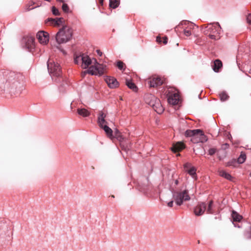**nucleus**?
Here are the masks:
<instances>
[{
  "label": "nucleus",
  "instance_id": "nucleus-1",
  "mask_svg": "<svg viewBox=\"0 0 251 251\" xmlns=\"http://www.w3.org/2000/svg\"><path fill=\"white\" fill-rule=\"evenodd\" d=\"M22 77L20 73L4 71L0 74V88L4 91L12 92L19 86Z\"/></svg>",
  "mask_w": 251,
  "mask_h": 251
},
{
  "label": "nucleus",
  "instance_id": "nucleus-2",
  "mask_svg": "<svg viewBox=\"0 0 251 251\" xmlns=\"http://www.w3.org/2000/svg\"><path fill=\"white\" fill-rule=\"evenodd\" d=\"M73 35L72 28L68 25H64L55 35V39L59 44L66 43L70 41Z\"/></svg>",
  "mask_w": 251,
  "mask_h": 251
},
{
  "label": "nucleus",
  "instance_id": "nucleus-3",
  "mask_svg": "<svg viewBox=\"0 0 251 251\" xmlns=\"http://www.w3.org/2000/svg\"><path fill=\"white\" fill-rule=\"evenodd\" d=\"M221 27L219 23L209 24L203 28L205 35L212 40H217L220 38Z\"/></svg>",
  "mask_w": 251,
  "mask_h": 251
},
{
  "label": "nucleus",
  "instance_id": "nucleus-4",
  "mask_svg": "<svg viewBox=\"0 0 251 251\" xmlns=\"http://www.w3.org/2000/svg\"><path fill=\"white\" fill-rule=\"evenodd\" d=\"M172 194L176 204L178 206L182 205L184 201H188L190 200L188 190L187 189L182 191L174 190L172 192Z\"/></svg>",
  "mask_w": 251,
  "mask_h": 251
},
{
  "label": "nucleus",
  "instance_id": "nucleus-5",
  "mask_svg": "<svg viewBox=\"0 0 251 251\" xmlns=\"http://www.w3.org/2000/svg\"><path fill=\"white\" fill-rule=\"evenodd\" d=\"M48 69L52 76L59 77L61 75V70L59 65L54 61L50 58L48 61Z\"/></svg>",
  "mask_w": 251,
  "mask_h": 251
},
{
  "label": "nucleus",
  "instance_id": "nucleus-6",
  "mask_svg": "<svg viewBox=\"0 0 251 251\" xmlns=\"http://www.w3.org/2000/svg\"><path fill=\"white\" fill-rule=\"evenodd\" d=\"M196 134V135H198L200 139L195 140V138H194V143H198L199 142L204 143L207 141V137L204 135L203 131L200 129H193V130H187L185 132V136H190L191 135H194Z\"/></svg>",
  "mask_w": 251,
  "mask_h": 251
},
{
  "label": "nucleus",
  "instance_id": "nucleus-7",
  "mask_svg": "<svg viewBox=\"0 0 251 251\" xmlns=\"http://www.w3.org/2000/svg\"><path fill=\"white\" fill-rule=\"evenodd\" d=\"M113 118H110L107 112L103 111H100L98 117V124L100 127L103 125H108V121L112 122Z\"/></svg>",
  "mask_w": 251,
  "mask_h": 251
},
{
  "label": "nucleus",
  "instance_id": "nucleus-8",
  "mask_svg": "<svg viewBox=\"0 0 251 251\" xmlns=\"http://www.w3.org/2000/svg\"><path fill=\"white\" fill-rule=\"evenodd\" d=\"M46 24L52 25L55 27L62 26L65 25V21L63 18H57L55 19L49 18L45 21Z\"/></svg>",
  "mask_w": 251,
  "mask_h": 251
},
{
  "label": "nucleus",
  "instance_id": "nucleus-9",
  "mask_svg": "<svg viewBox=\"0 0 251 251\" xmlns=\"http://www.w3.org/2000/svg\"><path fill=\"white\" fill-rule=\"evenodd\" d=\"M91 68H93L94 72L96 74L94 75H101L106 72L107 68L105 65L99 63L97 61L95 63L94 65L91 66Z\"/></svg>",
  "mask_w": 251,
  "mask_h": 251
},
{
  "label": "nucleus",
  "instance_id": "nucleus-10",
  "mask_svg": "<svg viewBox=\"0 0 251 251\" xmlns=\"http://www.w3.org/2000/svg\"><path fill=\"white\" fill-rule=\"evenodd\" d=\"M81 59V67L83 69L87 68L90 65H94L97 63L95 58L91 59L89 56L83 54V57Z\"/></svg>",
  "mask_w": 251,
  "mask_h": 251
},
{
  "label": "nucleus",
  "instance_id": "nucleus-11",
  "mask_svg": "<svg viewBox=\"0 0 251 251\" xmlns=\"http://www.w3.org/2000/svg\"><path fill=\"white\" fill-rule=\"evenodd\" d=\"M206 204L203 202H199L194 208V213L196 216L203 215L206 209Z\"/></svg>",
  "mask_w": 251,
  "mask_h": 251
},
{
  "label": "nucleus",
  "instance_id": "nucleus-12",
  "mask_svg": "<svg viewBox=\"0 0 251 251\" xmlns=\"http://www.w3.org/2000/svg\"><path fill=\"white\" fill-rule=\"evenodd\" d=\"M37 38L41 44H46L49 40V34L44 31H39L37 34Z\"/></svg>",
  "mask_w": 251,
  "mask_h": 251
},
{
  "label": "nucleus",
  "instance_id": "nucleus-13",
  "mask_svg": "<svg viewBox=\"0 0 251 251\" xmlns=\"http://www.w3.org/2000/svg\"><path fill=\"white\" fill-rule=\"evenodd\" d=\"M34 38L31 36H25L23 38L22 42L25 44V47L28 49H31L34 47Z\"/></svg>",
  "mask_w": 251,
  "mask_h": 251
},
{
  "label": "nucleus",
  "instance_id": "nucleus-14",
  "mask_svg": "<svg viewBox=\"0 0 251 251\" xmlns=\"http://www.w3.org/2000/svg\"><path fill=\"white\" fill-rule=\"evenodd\" d=\"M168 102L172 105H178L180 102V96L178 93L170 95L168 99Z\"/></svg>",
  "mask_w": 251,
  "mask_h": 251
},
{
  "label": "nucleus",
  "instance_id": "nucleus-15",
  "mask_svg": "<svg viewBox=\"0 0 251 251\" xmlns=\"http://www.w3.org/2000/svg\"><path fill=\"white\" fill-rule=\"evenodd\" d=\"M151 87H155L161 85L163 81L159 76H153L150 79L149 81Z\"/></svg>",
  "mask_w": 251,
  "mask_h": 251
},
{
  "label": "nucleus",
  "instance_id": "nucleus-16",
  "mask_svg": "<svg viewBox=\"0 0 251 251\" xmlns=\"http://www.w3.org/2000/svg\"><path fill=\"white\" fill-rule=\"evenodd\" d=\"M187 24H189L190 25L187 26L185 29H184L183 32H184V34L185 36H189L190 35H191L192 34V32L191 30V29H192L191 26H193V25L191 24H190L189 23H188V22L184 21V22L181 23L176 27V28L180 27V26H181V25H186Z\"/></svg>",
  "mask_w": 251,
  "mask_h": 251
},
{
  "label": "nucleus",
  "instance_id": "nucleus-17",
  "mask_svg": "<svg viewBox=\"0 0 251 251\" xmlns=\"http://www.w3.org/2000/svg\"><path fill=\"white\" fill-rule=\"evenodd\" d=\"M105 81L111 88H115L118 87L119 83L117 79L113 77L109 76L106 77Z\"/></svg>",
  "mask_w": 251,
  "mask_h": 251
},
{
  "label": "nucleus",
  "instance_id": "nucleus-18",
  "mask_svg": "<svg viewBox=\"0 0 251 251\" xmlns=\"http://www.w3.org/2000/svg\"><path fill=\"white\" fill-rule=\"evenodd\" d=\"M185 148V146L182 142H178L173 145L171 148L172 151L177 152L181 151Z\"/></svg>",
  "mask_w": 251,
  "mask_h": 251
},
{
  "label": "nucleus",
  "instance_id": "nucleus-19",
  "mask_svg": "<svg viewBox=\"0 0 251 251\" xmlns=\"http://www.w3.org/2000/svg\"><path fill=\"white\" fill-rule=\"evenodd\" d=\"M223 63L219 59H216L214 61L213 65L212 66V69L215 72H219L220 69L222 67Z\"/></svg>",
  "mask_w": 251,
  "mask_h": 251
},
{
  "label": "nucleus",
  "instance_id": "nucleus-20",
  "mask_svg": "<svg viewBox=\"0 0 251 251\" xmlns=\"http://www.w3.org/2000/svg\"><path fill=\"white\" fill-rule=\"evenodd\" d=\"M101 128L103 129L105 131L107 136L111 139L113 137V131L108 126V125H103L102 126L100 127Z\"/></svg>",
  "mask_w": 251,
  "mask_h": 251
},
{
  "label": "nucleus",
  "instance_id": "nucleus-21",
  "mask_svg": "<svg viewBox=\"0 0 251 251\" xmlns=\"http://www.w3.org/2000/svg\"><path fill=\"white\" fill-rule=\"evenodd\" d=\"M219 97L222 101H225L228 100L229 96L226 91H222L219 93Z\"/></svg>",
  "mask_w": 251,
  "mask_h": 251
},
{
  "label": "nucleus",
  "instance_id": "nucleus-22",
  "mask_svg": "<svg viewBox=\"0 0 251 251\" xmlns=\"http://www.w3.org/2000/svg\"><path fill=\"white\" fill-rule=\"evenodd\" d=\"M206 212L207 214H213L214 213L215 211L214 210V204L213 201H210L208 203L207 208L206 209Z\"/></svg>",
  "mask_w": 251,
  "mask_h": 251
},
{
  "label": "nucleus",
  "instance_id": "nucleus-23",
  "mask_svg": "<svg viewBox=\"0 0 251 251\" xmlns=\"http://www.w3.org/2000/svg\"><path fill=\"white\" fill-rule=\"evenodd\" d=\"M232 218L234 222H240L242 219V216L239 215L237 212L233 211L232 212Z\"/></svg>",
  "mask_w": 251,
  "mask_h": 251
},
{
  "label": "nucleus",
  "instance_id": "nucleus-24",
  "mask_svg": "<svg viewBox=\"0 0 251 251\" xmlns=\"http://www.w3.org/2000/svg\"><path fill=\"white\" fill-rule=\"evenodd\" d=\"M238 164L237 160L235 159H232L229 161L226 164V166L227 167H230L231 168H236L238 166Z\"/></svg>",
  "mask_w": 251,
  "mask_h": 251
},
{
  "label": "nucleus",
  "instance_id": "nucleus-25",
  "mask_svg": "<svg viewBox=\"0 0 251 251\" xmlns=\"http://www.w3.org/2000/svg\"><path fill=\"white\" fill-rule=\"evenodd\" d=\"M126 84L129 88L132 89L133 91L136 92L137 91V87L132 81L126 80Z\"/></svg>",
  "mask_w": 251,
  "mask_h": 251
},
{
  "label": "nucleus",
  "instance_id": "nucleus-26",
  "mask_svg": "<svg viewBox=\"0 0 251 251\" xmlns=\"http://www.w3.org/2000/svg\"><path fill=\"white\" fill-rule=\"evenodd\" d=\"M246 159V154L244 153L241 152V154L240 155V156H239V157L238 158V159L237 160V162L238 164H242L245 161Z\"/></svg>",
  "mask_w": 251,
  "mask_h": 251
},
{
  "label": "nucleus",
  "instance_id": "nucleus-27",
  "mask_svg": "<svg viewBox=\"0 0 251 251\" xmlns=\"http://www.w3.org/2000/svg\"><path fill=\"white\" fill-rule=\"evenodd\" d=\"M93 68H91V66L88 68V70H85L83 72H82L81 73V76L82 77H85V76L87 74H91L92 75H95L96 73L95 72H94L93 71Z\"/></svg>",
  "mask_w": 251,
  "mask_h": 251
},
{
  "label": "nucleus",
  "instance_id": "nucleus-28",
  "mask_svg": "<svg viewBox=\"0 0 251 251\" xmlns=\"http://www.w3.org/2000/svg\"><path fill=\"white\" fill-rule=\"evenodd\" d=\"M219 174L221 176L224 177L228 180H231L232 178V176L230 174L223 170L219 172Z\"/></svg>",
  "mask_w": 251,
  "mask_h": 251
},
{
  "label": "nucleus",
  "instance_id": "nucleus-29",
  "mask_svg": "<svg viewBox=\"0 0 251 251\" xmlns=\"http://www.w3.org/2000/svg\"><path fill=\"white\" fill-rule=\"evenodd\" d=\"M188 173L192 176L194 178L196 179V169L194 167H192L189 170H188Z\"/></svg>",
  "mask_w": 251,
  "mask_h": 251
},
{
  "label": "nucleus",
  "instance_id": "nucleus-30",
  "mask_svg": "<svg viewBox=\"0 0 251 251\" xmlns=\"http://www.w3.org/2000/svg\"><path fill=\"white\" fill-rule=\"evenodd\" d=\"M119 5V1L117 0H109V6L112 8H117Z\"/></svg>",
  "mask_w": 251,
  "mask_h": 251
},
{
  "label": "nucleus",
  "instance_id": "nucleus-31",
  "mask_svg": "<svg viewBox=\"0 0 251 251\" xmlns=\"http://www.w3.org/2000/svg\"><path fill=\"white\" fill-rule=\"evenodd\" d=\"M77 114L83 117H86L90 115L89 111H77Z\"/></svg>",
  "mask_w": 251,
  "mask_h": 251
},
{
  "label": "nucleus",
  "instance_id": "nucleus-32",
  "mask_svg": "<svg viewBox=\"0 0 251 251\" xmlns=\"http://www.w3.org/2000/svg\"><path fill=\"white\" fill-rule=\"evenodd\" d=\"M62 9L63 11L65 13L69 12V9H70L68 5L64 2L63 3V4L62 6Z\"/></svg>",
  "mask_w": 251,
  "mask_h": 251
},
{
  "label": "nucleus",
  "instance_id": "nucleus-33",
  "mask_svg": "<svg viewBox=\"0 0 251 251\" xmlns=\"http://www.w3.org/2000/svg\"><path fill=\"white\" fill-rule=\"evenodd\" d=\"M52 12L53 14L55 16L60 15V12L57 8H56L55 6H53L52 7Z\"/></svg>",
  "mask_w": 251,
  "mask_h": 251
},
{
  "label": "nucleus",
  "instance_id": "nucleus-34",
  "mask_svg": "<svg viewBox=\"0 0 251 251\" xmlns=\"http://www.w3.org/2000/svg\"><path fill=\"white\" fill-rule=\"evenodd\" d=\"M82 57H83V54L81 55H79V56H76L74 59L75 63V64H78L79 63H81V59H80V58H82Z\"/></svg>",
  "mask_w": 251,
  "mask_h": 251
},
{
  "label": "nucleus",
  "instance_id": "nucleus-35",
  "mask_svg": "<svg viewBox=\"0 0 251 251\" xmlns=\"http://www.w3.org/2000/svg\"><path fill=\"white\" fill-rule=\"evenodd\" d=\"M117 67H118V68L120 70H123V68H124V67L125 66V64L124 63L122 62L121 61H118L117 62Z\"/></svg>",
  "mask_w": 251,
  "mask_h": 251
},
{
  "label": "nucleus",
  "instance_id": "nucleus-36",
  "mask_svg": "<svg viewBox=\"0 0 251 251\" xmlns=\"http://www.w3.org/2000/svg\"><path fill=\"white\" fill-rule=\"evenodd\" d=\"M217 151V149L216 148H210L208 150V154L210 155H214Z\"/></svg>",
  "mask_w": 251,
  "mask_h": 251
},
{
  "label": "nucleus",
  "instance_id": "nucleus-37",
  "mask_svg": "<svg viewBox=\"0 0 251 251\" xmlns=\"http://www.w3.org/2000/svg\"><path fill=\"white\" fill-rule=\"evenodd\" d=\"M245 236L247 239H251V226L250 228V231H247L246 232Z\"/></svg>",
  "mask_w": 251,
  "mask_h": 251
},
{
  "label": "nucleus",
  "instance_id": "nucleus-38",
  "mask_svg": "<svg viewBox=\"0 0 251 251\" xmlns=\"http://www.w3.org/2000/svg\"><path fill=\"white\" fill-rule=\"evenodd\" d=\"M195 135H197L196 134H195L194 135H190V136H185L186 137H191V141L194 143V138H195V140H198L199 139H200V137H199V136H195Z\"/></svg>",
  "mask_w": 251,
  "mask_h": 251
},
{
  "label": "nucleus",
  "instance_id": "nucleus-39",
  "mask_svg": "<svg viewBox=\"0 0 251 251\" xmlns=\"http://www.w3.org/2000/svg\"><path fill=\"white\" fill-rule=\"evenodd\" d=\"M247 21L249 24H251V13L248 15L247 17Z\"/></svg>",
  "mask_w": 251,
  "mask_h": 251
},
{
  "label": "nucleus",
  "instance_id": "nucleus-40",
  "mask_svg": "<svg viewBox=\"0 0 251 251\" xmlns=\"http://www.w3.org/2000/svg\"><path fill=\"white\" fill-rule=\"evenodd\" d=\"M184 168L185 169H188L189 168H191V164L187 162V163H186L184 165Z\"/></svg>",
  "mask_w": 251,
  "mask_h": 251
},
{
  "label": "nucleus",
  "instance_id": "nucleus-41",
  "mask_svg": "<svg viewBox=\"0 0 251 251\" xmlns=\"http://www.w3.org/2000/svg\"><path fill=\"white\" fill-rule=\"evenodd\" d=\"M163 43L165 45L167 43V42H168V38L167 37H164L163 38Z\"/></svg>",
  "mask_w": 251,
  "mask_h": 251
},
{
  "label": "nucleus",
  "instance_id": "nucleus-42",
  "mask_svg": "<svg viewBox=\"0 0 251 251\" xmlns=\"http://www.w3.org/2000/svg\"><path fill=\"white\" fill-rule=\"evenodd\" d=\"M173 204H174V201H169L168 203H167V205L169 207H173Z\"/></svg>",
  "mask_w": 251,
  "mask_h": 251
},
{
  "label": "nucleus",
  "instance_id": "nucleus-43",
  "mask_svg": "<svg viewBox=\"0 0 251 251\" xmlns=\"http://www.w3.org/2000/svg\"><path fill=\"white\" fill-rule=\"evenodd\" d=\"M228 147H229V145L228 144L226 143V144H223L222 145V148L223 149H226V148H228Z\"/></svg>",
  "mask_w": 251,
  "mask_h": 251
},
{
  "label": "nucleus",
  "instance_id": "nucleus-44",
  "mask_svg": "<svg viewBox=\"0 0 251 251\" xmlns=\"http://www.w3.org/2000/svg\"><path fill=\"white\" fill-rule=\"evenodd\" d=\"M156 41L158 43H161L162 42V41L161 38L159 37V36L157 37V38H156Z\"/></svg>",
  "mask_w": 251,
  "mask_h": 251
},
{
  "label": "nucleus",
  "instance_id": "nucleus-45",
  "mask_svg": "<svg viewBox=\"0 0 251 251\" xmlns=\"http://www.w3.org/2000/svg\"><path fill=\"white\" fill-rule=\"evenodd\" d=\"M97 52L100 56L102 55V52L100 50H97Z\"/></svg>",
  "mask_w": 251,
  "mask_h": 251
},
{
  "label": "nucleus",
  "instance_id": "nucleus-46",
  "mask_svg": "<svg viewBox=\"0 0 251 251\" xmlns=\"http://www.w3.org/2000/svg\"><path fill=\"white\" fill-rule=\"evenodd\" d=\"M178 179H176L175 181V183L176 185H178Z\"/></svg>",
  "mask_w": 251,
  "mask_h": 251
},
{
  "label": "nucleus",
  "instance_id": "nucleus-47",
  "mask_svg": "<svg viewBox=\"0 0 251 251\" xmlns=\"http://www.w3.org/2000/svg\"><path fill=\"white\" fill-rule=\"evenodd\" d=\"M163 111H158L157 113L158 114H162L163 113Z\"/></svg>",
  "mask_w": 251,
  "mask_h": 251
},
{
  "label": "nucleus",
  "instance_id": "nucleus-48",
  "mask_svg": "<svg viewBox=\"0 0 251 251\" xmlns=\"http://www.w3.org/2000/svg\"><path fill=\"white\" fill-rule=\"evenodd\" d=\"M99 0L100 3L102 5L103 4V0Z\"/></svg>",
  "mask_w": 251,
  "mask_h": 251
},
{
  "label": "nucleus",
  "instance_id": "nucleus-49",
  "mask_svg": "<svg viewBox=\"0 0 251 251\" xmlns=\"http://www.w3.org/2000/svg\"><path fill=\"white\" fill-rule=\"evenodd\" d=\"M58 2H62V3H63L64 2V0H56Z\"/></svg>",
  "mask_w": 251,
  "mask_h": 251
},
{
  "label": "nucleus",
  "instance_id": "nucleus-50",
  "mask_svg": "<svg viewBox=\"0 0 251 251\" xmlns=\"http://www.w3.org/2000/svg\"><path fill=\"white\" fill-rule=\"evenodd\" d=\"M218 157L219 158L220 160H222V159H223V157H222L221 156L219 155V154H218Z\"/></svg>",
  "mask_w": 251,
  "mask_h": 251
},
{
  "label": "nucleus",
  "instance_id": "nucleus-51",
  "mask_svg": "<svg viewBox=\"0 0 251 251\" xmlns=\"http://www.w3.org/2000/svg\"><path fill=\"white\" fill-rule=\"evenodd\" d=\"M77 110H86L85 108H78Z\"/></svg>",
  "mask_w": 251,
  "mask_h": 251
},
{
  "label": "nucleus",
  "instance_id": "nucleus-52",
  "mask_svg": "<svg viewBox=\"0 0 251 251\" xmlns=\"http://www.w3.org/2000/svg\"><path fill=\"white\" fill-rule=\"evenodd\" d=\"M111 197H112V198H114L115 197H114V195H112V196H111Z\"/></svg>",
  "mask_w": 251,
  "mask_h": 251
},
{
  "label": "nucleus",
  "instance_id": "nucleus-53",
  "mask_svg": "<svg viewBox=\"0 0 251 251\" xmlns=\"http://www.w3.org/2000/svg\"><path fill=\"white\" fill-rule=\"evenodd\" d=\"M250 176H251V173Z\"/></svg>",
  "mask_w": 251,
  "mask_h": 251
}]
</instances>
